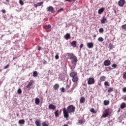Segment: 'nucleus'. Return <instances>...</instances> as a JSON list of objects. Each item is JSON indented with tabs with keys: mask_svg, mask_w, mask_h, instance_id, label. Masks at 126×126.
Masks as SVG:
<instances>
[{
	"mask_svg": "<svg viewBox=\"0 0 126 126\" xmlns=\"http://www.w3.org/2000/svg\"><path fill=\"white\" fill-rule=\"evenodd\" d=\"M76 107L73 105H70L67 108L64 107L63 108V115L64 118L67 119L69 117L70 115L74 114L75 112Z\"/></svg>",
	"mask_w": 126,
	"mask_h": 126,
	"instance_id": "f257e3e1",
	"label": "nucleus"
},
{
	"mask_svg": "<svg viewBox=\"0 0 126 126\" xmlns=\"http://www.w3.org/2000/svg\"><path fill=\"white\" fill-rule=\"evenodd\" d=\"M67 58L68 60H71V63L72 64H76L77 62H78L77 57L75 56L73 53H67Z\"/></svg>",
	"mask_w": 126,
	"mask_h": 126,
	"instance_id": "f03ea898",
	"label": "nucleus"
},
{
	"mask_svg": "<svg viewBox=\"0 0 126 126\" xmlns=\"http://www.w3.org/2000/svg\"><path fill=\"white\" fill-rule=\"evenodd\" d=\"M69 75L72 78V81L73 82H77L78 81L79 78L77 76V72H71L70 73Z\"/></svg>",
	"mask_w": 126,
	"mask_h": 126,
	"instance_id": "7ed1b4c3",
	"label": "nucleus"
},
{
	"mask_svg": "<svg viewBox=\"0 0 126 126\" xmlns=\"http://www.w3.org/2000/svg\"><path fill=\"white\" fill-rule=\"evenodd\" d=\"M110 115V109L107 108L103 111L101 118H107Z\"/></svg>",
	"mask_w": 126,
	"mask_h": 126,
	"instance_id": "20e7f679",
	"label": "nucleus"
},
{
	"mask_svg": "<svg viewBox=\"0 0 126 126\" xmlns=\"http://www.w3.org/2000/svg\"><path fill=\"white\" fill-rule=\"evenodd\" d=\"M87 80H88V84L89 85H91L95 83V79H94V78L93 77H90L89 79H87Z\"/></svg>",
	"mask_w": 126,
	"mask_h": 126,
	"instance_id": "39448f33",
	"label": "nucleus"
},
{
	"mask_svg": "<svg viewBox=\"0 0 126 126\" xmlns=\"http://www.w3.org/2000/svg\"><path fill=\"white\" fill-rule=\"evenodd\" d=\"M47 11L48 12H51V13H55L56 12V11L55 10V8H53V6H50L48 7L47 8Z\"/></svg>",
	"mask_w": 126,
	"mask_h": 126,
	"instance_id": "423d86ee",
	"label": "nucleus"
},
{
	"mask_svg": "<svg viewBox=\"0 0 126 126\" xmlns=\"http://www.w3.org/2000/svg\"><path fill=\"white\" fill-rule=\"evenodd\" d=\"M125 3H126V0H120L118 2V5L119 6L123 7L125 5Z\"/></svg>",
	"mask_w": 126,
	"mask_h": 126,
	"instance_id": "0eeeda50",
	"label": "nucleus"
},
{
	"mask_svg": "<svg viewBox=\"0 0 126 126\" xmlns=\"http://www.w3.org/2000/svg\"><path fill=\"white\" fill-rule=\"evenodd\" d=\"M33 83H34V81L33 80H31L29 83L26 86L27 88L29 89V90H30V89H31V86H32Z\"/></svg>",
	"mask_w": 126,
	"mask_h": 126,
	"instance_id": "6e6552de",
	"label": "nucleus"
},
{
	"mask_svg": "<svg viewBox=\"0 0 126 126\" xmlns=\"http://www.w3.org/2000/svg\"><path fill=\"white\" fill-rule=\"evenodd\" d=\"M103 63L104 65H105V66H109V65H111V61L106 60Z\"/></svg>",
	"mask_w": 126,
	"mask_h": 126,
	"instance_id": "1a4fd4ad",
	"label": "nucleus"
},
{
	"mask_svg": "<svg viewBox=\"0 0 126 126\" xmlns=\"http://www.w3.org/2000/svg\"><path fill=\"white\" fill-rule=\"evenodd\" d=\"M77 42L76 41L73 40L71 42L70 45L72 46V47H73V48H76V47H77Z\"/></svg>",
	"mask_w": 126,
	"mask_h": 126,
	"instance_id": "9d476101",
	"label": "nucleus"
},
{
	"mask_svg": "<svg viewBox=\"0 0 126 126\" xmlns=\"http://www.w3.org/2000/svg\"><path fill=\"white\" fill-rule=\"evenodd\" d=\"M48 108L49 110H55V109H57V106L53 104H51L49 105Z\"/></svg>",
	"mask_w": 126,
	"mask_h": 126,
	"instance_id": "9b49d317",
	"label": "nucleus"
},
{
	"mask_svg": "<svg viewBox=\"0 0 126 126\" xmlns=\"http://www.w3.org/2000/svg\"><path fill=\"white\" fill-rule=\"evenodd\" d=\"M94 46V44L93 42H89L87 44V47L89 48V49H92Z\"/></svg>",
	"mask_w": 126,
	"mask_h": 126,
	"instance_id": "f8f14e48",
	"label": "nucleus"
},
{
	"mask_svg": "<svg viewBox=\"0 0 126 126\" xmlns=\"http://www.w3.org/2000/svg\"><path fill=\"white\" fill-rule=\"evenodd\" d=\"M106 80V76H101L99 78V81L100 82H103Z\"/></svg>",
	"mask_w": 126,
	"mask_h": 126,
	"instance_id": "ddd939ff",
	"label": "nucleus"
},
{
	"mask_svg": "<svg viewBox=\"0 0 126 126\" xmlns=\"http://www.w3.org/2000/svg\"><path fill=\"white\" fill-rule=\"evenodd\" d=\"M104 10H105V8L104 7H102L98 10V14H102L103 12H104Z\"/></svg>",
	"mask_w": 126,
	"mask_h": 126,
	"instance_id": "4468645a",
	"label": "nucleus"
},
{
	"mask_svg": "<svg viewBox=\"0 0 126 126\" xmlns=\"http://www.w3.org/2000/svg\"><path fill=\"white\" fill-rule=\"evenodd\" d=\"M60 88V85L59 84H56L53 86V89L54 90H58Z\"/></svg>",
	"mask_w": 126,
	"mask_h": 126,
	"instance_id": "2eb2a0df",
	"label": "nucleus"
},
{
	"mask_svg": "<svg viewBox=\"0 0 126 126\" xmlns=\"http://www.w3.org/2000/svg\"><path fill=\"white\" fill-rule=\"evenodd\" d=\"M85 102V97H84V96L81 97L80 98V103L81 104H84Z\"/></svg>",
	"mask_w": 126,
	"mask_h": 126,
	"instance_id": "dca6fc26",
	"label": "nucleus"
},
{
	"mask_svg": "<svg viewBox=\"0 0 126 126\" xmlns=\"http://www.w3.org/2000/svg\"><path fill=\"white\" fill-rule=\"evenodd\" d=\"M107 22V18L105 17H102V19L101 20V23L104 24Z\"/></svg>",
	"mask_w": 126,
	"mask_h": 126,
	"instance_id": "f3484780",
	"label": "nucleus"
},
{
	"mask_svg": "<svg viewBox=\"0 0 126 126\" xmlns=\"http://www.w3.org/2000/svg\"><path fill=\"white\" fill-rule=\"evenodd\" d=\"M35 103L36 104V105H39V104H40V99H39V98H35Z\"/></svg>",
	"mask_w": 126,
	"mask_h": 126,
	"instance_id": "a211bd4d",
	"label": "nucleus"
},
{
	"mask_svg": "<svg viewBox=\"0 0 126 126\" xmlns=\"http://www.w3.org/2000/svg\"><path fill=\"white\" fill-rule=\"evenodd\" d=\"M110 104V101L109 100H105L103 101V105L104 106H108Z\"/></svg>",
	"mask_w": 126,
	"mask_h": 126,
	"instance_id": "6ab92c4d",
	"label": "nucleus"
},
{
	"mask_svg": "<svg viewBox=\"0 0 126 126\" xmlns=\"http://www.w3.org/2000/svg\"><path fill=\"white\" fill-rule=\"evenodd\" d=\"M70 38V34L66 33L65 35V40H68Z\"/></svg>",
	"mask_w": 126,
	"mask_h": 126,
	"instance_id": "aec40b11",
	"label": "nucleus"
},
{
	"mask_svg": "<svg viewBox=\"0 0 126 126\" xmlns=\"http://www.w3.org/2000/svg\"><path fill=\"white\" fill-rule=\"evenodd\" d=\"M41 121L40 120H36L35 122V124L36 126H41Z\"/></svg>",
	"mask_w": 126,
	"mask_h": 126,
	"instance_id": "412c9836",
	"label": "nucleus"
},
{
	"mask_svg": "<svg viewBox=\"0 0 126 126\" xmlns=\"http://www.w3.org/2000/svg\"><path fill=\"white\" fill-rule=\"evenodd\" d=\"M85 123V120L84 119H80L78 121V124H80V125H82V124H84Z\"/></svg>",
	"mask_w": 126,
	"mask_h": 126,
	"instance_id": "4be33fe9",
	"label": "nucleus"
},
{
	"mask_svg": "<svg viewBox=\"0 0 126 126\" xmlns=\"http://www.w3.org/2000/svg\"><path fill=\"white\" fill-rule=\"evenodd\" d=\"M18 123L19 125H24V124H25V120H19Z\"/></svg>",
	"mask_w": 126,
	"mask_h": 126,
	"instance_id": "5701e85b",
	"label": "nucleus"
},
{
	"mask_svg": "<svg viewBox=\"0 0 126 126\" xmlns=\"http://www.w3.org/2000/svg\"><path fill=\"white\" fill-rule=\"evenodd\" d=\"M108 48H109V51H111V50L114 49V45L112 43H110Z\"/></svg>",
	"mask_w": 126,
	"mask_h": 126,
	"instance_id": "b1692460",
	"label": "nucleus"
},
{
	"mask_svg": "<svg viewBox=\"0 0 126 126\" xmlns=\"http://www.w3.org/2000/svg\"><path fill=\"white\" fill-rule=\"evenodd\" d=\"M55 115L56 118H58L59 116H60V114H59V110H57L55 112Z\"/></svg>",
	"mask_w": 126,
	"mask_h": 126,
	"instance_id": "393cba45",
	"label": "nucleus"
},
{
	"mask_svg": "<svg viewBox=\"0 0 126 126\" xmlns=\"http://www.w3.org/2000/svg\"><path fill=\"white\" fill-rule=\"evenodd\" d=\"M51 28H52L51 25L45 26V29H46V30H49V29H51Z\"/></svg>",
	"mask_w": 126,
	"mask_h": 126,
	"instance_id": "a878e982",
	"label": "nucleus"
},
{
	"mask_svg": "<svg viewBox=\"0 0 126 126\" xmlns=\"http://www.w3.org/2000/svg\"><path fill=\"white\" fill-rule=\"evenodd\" d=\"M76 64H74L72 66H71L70 67V69L71 70V71L72 72H74V68H75V66H76Z\"/></svg>",
	"mask_w": 126,
	"mask_h": 126,
	"instance_id": "bb28decb",
	"label": "nucleus"
},
{
	"mask_svg": "<svg viewBox=\"0 0 126 126\" xmlns=\"http://www.w3.org/2000/svg\"><path fill=\"white\" fill-rule=\"evenodd\" d=\"M33 77H37V76H38V73L37 72V71H35L33 72Z\"/></svg>",
	"mask_w": 126,
	"mask_h": 126,
	"instance_id": "cd10ccee",
	"label": "nucleus"
},
{
	"mask_svg": "<svg viewBox=\"0 0 126 126\" xmlns=\"http://www.w3.org/2000/svg\"><path fill=\"white\" fill-rule=\"evenodd\" d=\"M126 107V103L123 102L121 105V109H124Z\"/></svg>",
	"mask_w": 126,
	"mask_h": 126,
	"instance_id": "c85d7f7f",
	"label": "nucleus"
},
{
	"mask_svg": "<svg viewBox=\"0 0 126 126\" xmlns=\"http://www.w3.org/2000/svg\"><path fill=\"white\" fill-rule=\"evenodd\" d=\"M91 113H93V114H96L97 113V111L94 110V108H92L90 110Z\"/></svg>",
	"mask_w": 126,
	"mask_h": 126,
	"instance_id": "c756f323",
	"label": "nucleus"
},
{
	"mask_svg": "<svg viewBox=\"0 0 126 126\" xmlns=\"http://www.w3.org/2000/svg\"><path fill=\"white\" fill-rule=\"evenodd\" d=\"M98 42H103L104 41V39L102 37H100L98 38Z\"/></svg>",
	"mask_w": 126,
	"mask_h": 126,
	"instance_id": "7c9ffc66",
	"label": "nucleus"
},
{
	"mask_svg": "<svg viewBox=\"0 0 126 126\" xmlns=\"http://www.w3.org/2000/svg\"><path fill=\"white\" fill-rule=\"evenodd\" d=\"M104 85L105 86H110V83L108 81H105L104 82Z\"/></svg>",
	"mask_w": 126,
	"mask_h": 126,
	"instance_id": "2f4dec72",
	"label": "nucleus"
},
{
	"mask_svg": "<svg viewBox=\"0 0 126 126\" xmlns=\"http://www.w3.org/2000/svg\"><path fill=\"white\" fill-rule=\"evenodd\" d=\"M113 91H114L113 88H110L108 90V93H111V92H113Z\"/></svg>",
	"mask_w": 126,
	"mask_h": 126,
	"instance_id": "473e14b6",
	"label": "nucleus"
},
{
	"mask_svg": "<svg viewBox=\"0 0 126 126\" xmlns=\"http://www.w3.org/2000/svg\"><path fill=\"white\" fill-rule=\"evenodd\" d=\"M123 78H124V79H126V71L123 73Z\"/></svg>",
	"mask_w": 126,
	"mask_h": 126,
	"instance_id": "72a5a7b5",
	"label": "nucleus"
},
{
	"mask_svg": "<svg viewBox=\"0 0 126 126\" xmlns=\"http://www.w3.org/2000/svg\"><path fill=\"white\" fill-rule=\"evenodd\" d=\"M43 3H44V2L42 1V2H38L37 4L38 6H41V5H42V4H43Z\"/></svg>",
	"mask_w": 126,
	"mask_h": 126,
	"instance_id": "f704fd0d",
	"label": "nucleus"
},
{
	"mask_svg": "<svg viewBox=\"0 0 126 126\" xmlns=\"http://www.w3.org/2000/svg\"><path fill=\"white\" fill-rule=\"evenodd\" d=\"M19 3L21 4V5H23L24 4V2L22 0H19Z\"/></svg>",
	"mask_w": 126,
	"mask_h": 126,
	"instance_id": "c9c22d12",
	"label": "nucleus"
},
{
	"mask_svg": "<svg viewBox=\"0 0 126 126\" xmlns=\"http://www.w3.org/2000/svg\"><path fill=\"white\" fill-rule=\"evenodd\" d=\"M76 0H65V1H69V2H74Z\"/></svg>",
	"mask_w": 126,
	"mask_h": 126,
	"instance_id": "e433bc0d",
	"label": "nucleus"
},
{
	"mask_svg": "<svg viewBox=\"0 0 126 126\" xmlns=\"http://www.w3.org/2000/svg\"><path fill=\"white\" fill-rule=\"evenodd\" d=\"M99 32L100 33H102V32H104V29H103V28L99 29Z\"/></svg>",
	"mask_w": 126,
	"mask_h": 126,
	"instance_id": "4c0bfd02",
	"label": "nucleus"
},
{
	"mask_svg": "<svg viewBox=\"0 0 126 126\" xmlns=\"http://www.w3.org/2000/svg\"><path fill=\"white\" fill-rule=\"evenodd\" d=\"M18 94H21L22 93V91L21 90V89H19L17 91Z\"/></svg>",
	"mask_w": 126,
	"mask_h": 126,
	"instance_id": "58836bf2",
	"label": "nucleus"
},
{
	"mask_svg": "<svg viewBox=\"0 0 126 126\" xmlns=\"http://www.w3.org/2000/svg\"><path fill=\"white\" fill-rule=\"evenodd\" d=\"M122 29H124L125 30H126V24L122 25Z\"/></svg>",
	"mask_w": 126,
	"mask_h": 126,
	"instance_id": "ea45409f",
	"label": "nucleus"
},
{
	"mask_svg": "<svg viewBox=\"0 0 126 126\" xmlns=\"http://www.w3.org/2000/svg\"><path fill=\"white\" fill-rule=\"evenodd\" d=\"M42 126H49V124H47L46 122H43Z\"/></svg>",
	"mask_w": 126,
	"mask_h": 126,
	"instance_id": "a19ab883",
	"label": "nucleus"
},
{
	"mask_svg": "<svg viewBox=\"0 0 126 126\" xmlns=\"http://www.w3.org/2000/svg\"><path fill=\"white\" fill-rule=\"evenodd\" d=\"M62 11H63V8H61L59 10H58V12H62Z\"/></svg>",
	"mask_w": 126,
	"mask_h": 126,
	"instance_id": "79ce46f5",
	"label": "nucleus"
},
{
	"mask_svg": "<svg viewBox=\"0 0 126 126\" xmlns=\"http://www.w3.org/2000/svg\"><path fill=\"white\" fill-rule=\"evenodd\" d=\"M69 88H70L69 85H66V87H65L66 90H68V89H69Z\"/></svg>",
	"mask_w": 126,
	"mask_h": 126,
	"instance_id": "37998d69",
	"label": "nucleus"
},
{
	"mask_svg": "<svg viewBox=\"0 0 126 126\" xmlns=\"http://www.w3.org/2000/svg\"><path fill=\"white\" fill-rule=\"evenodd\" d=\"M112 67L116 68V67H117V66H118V65H117V64H113L112 65Z\"/></svg>",
	"mask_w": 126,
	"mask_h": 126,
	"instance_id": "c03bdc74",
	"label": "nucleus"
},
{
	"mask_svg": "<svg viewBox=\"0 0 126 126\" xmlns=\"http://www.w3.org/2000/svg\"><path fill=\"white\" fill-rule=\"evenodd\" d=\"M9 67V64H7L6 66L4 67V69H6V68H8Z\"/></svg>",
	"mask_w": 126,
	"mask_h": 126,
	"instance_id": "a18cd8bd",
	"label": "nucleus"
},
{
	"mask_svg": "<svg viewBox=\"0 0 126 126\" xmlns=\"http://www.w3.org/2000/svg\"><path fill=\"white\" fill-rule=\"evenodd\" d=\"M55 59L56 60H59V59H60V56H59V55H56Z\"/></svg>",
	"mask_w": 126,
	"mask_h": 126,
	"instance_id": "49530a36",
	"label": "nucleus"
},
{
	"mask_svg": "<svg viewBox=\"0 0 126 126\" xmlns=\"http://www.w3.org/2000/svg\"><path fill=\"white\" fill-rule=\"evenodd\" d=\"M65 92V89L64 88H61V92Z\"/></svg>",
	"mask_w": 126,
	"mask_h": 126,
	"instance_id": "de8ad7c7",
	"label": "nucleus"
},
{
	"mask_svg": "<svg viewBox=\"0 0 126 126\" xmlns=\"http://www.w3.org/2000/svg\"><path fill=\"white\" fill-rule=\"evenodd\" d=\"M72 91H73V88H72L71 89H70L69 91H68V93H70V92H72Z\"/></svg>",
	"mask_w": 126,
	"mask_h": 126,
	"instance_id": "09e8293b",
	"label": "nucleus"
},
{
	"mask_svg": "<svg viewBox=\"0 0 126 126\" xmlns=\"http://www.w3.org/2000/svg\"><path fill=\"white\" fill-rule=\"evenodd\" d=\"M1 12H2V13H6V11H5V9H3V10H1Z\"/></svg>",
	"mask_w": 126,
	"mask_h": 126,
	"instance_id": "8fccbe9b",
	"label": "nucleus"
},
{
	"mask_svg": "<svg viewBox=\"0 0 126 126\" xmlns=\"http://www.w3.org/2000/svg\"><path fill=\"white\" fill-rule=\"evenodd\" d=\"M33 6H34V7H35L36 8H37V7H38V5H37V4H34V5H33Z\"/></svg>",
	"mask_w": 126,
	"mask_h": 126,
	"instance_id": "3c124183",
	"label": "nucleus"
},
{
	"mask_svg": "<svg viewBox=\"0 0 126 126\" xmlns=\"http://www.w3.org/2000/svg\"><path fill=\"white\" fill-rule=\"evenodd\" d=\"M43 64H46L47 63V61L46 60H44L43 62Z\"/></svg>",
	"mask_w": 126,
	"mask_h": 126,
	"instance_id": "603ef678",
	"label": "nucleus"
},
{
	"mask_svg": "<svg viewBox=\"0 0 126 126\" xmlns=\"http://www.w3.org/2000/svg\"><path fill=\"white\" fill-rule=\"evenodd\" d=\"M80 49H82L83 48V44H81L80 46Z\"/></svg>",
	"mask_w": 126,
	"mask_h": 126,
	"instance_id": "864d4df0",
	"label": "nucleus"
},
{
	"mask_svg": "<svg viewBox=\"0 0 126 126\" xmlns=\"http://www.w3.org/2000/svg\"><path fill=\"white\" fill-rule=\"evenodd\" d=\"M123 92H126V88H123Z\"/></svg>",
	"mask_w": 126,
	"mask_h": 126,
	"instance_id": "5fc2aeb1",
	"label": "nucleus"
},
{
	"mask_svg": "<svg viewBox=\"0 0 126 126\" xmlns=\"http://www.w3.org/2000/svg\"><path fill=\"white\" fill-rule=\"evenodd\" d=\"M41 47L39 46L38 48V51H41Z\"/></svg>",
	"mask_w": 126,
	"mask_h": 126,
	"instance_id": "6e6d98bb",
	"label": "nucleus"
},
{
	"mask_svg": "<svg viewBox=\"0 0 126 126\" xmlns=\"http://www.w3.org/2000/svg\"><path fill=\"white\" fill-rule=\"evenodd\" d=\"M96 37H97V35L94 34V38H96Z\"/></svg>",
	"mask_w": 126,
	"mask_h": 126,
	"instance_id": "4d7b16f0",
	"label": "nucleus"
},
{
	"mask_svg": "<svg viewBox=\"0 0 126 126\" xmlns=\"http://www.w3.org/2000/svg\"><path fill=\"white\" fill-rule=\"evenodd\" d=\"M124 101H126V96H125V97L124 98Z\"/></svg>",
	"mask_w": 126,
	"mask_h": 126,
	"instance_id": "13d9d810",
	"label": "nucleus"
},
{
	"mask_svg": "<svg viewBox=\"0 0 126 126\" xmlns=\"http://www.w3.org/2000/svg\"><path fill=\"white\" fill-rule=\"evenodd\" d=\"M15 59V57H14L13 58V60H14Z\"/></svg>",
	"mask_w": 126,
	"mask_h": 126,
	"instance_id": "bf43d9fd",
	"label": "nucleus"
}]
</instances>
